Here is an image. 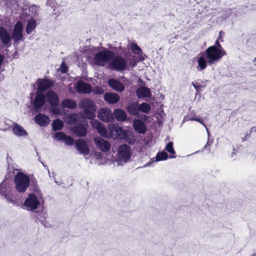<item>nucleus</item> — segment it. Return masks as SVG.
Here are the masks:
<instances>
[{
  "instance_id": "obj_1",
  "label": "nucleus",
  "mask_w": 256,
  "mask_h": 256,
  "mask_svg": "<svg viewBox=\"0 0 256 256\" xmlns=\"http://www.w3.org/2000/svg\"><path fill=\"white\" fill-rule=\"evenodd\" d=\"M226 55V51L220 50L214 46H209L204 52L198 54L196 70L198 71H202L206 68L208 64L211 66L216 64Z\"/></svg>"
},
{
  "instance_id": "obj_2",
  "label": "nucleus",
  "mask_w": 256,
  "mask_h": 256,
  "mask_svg": "<svg viewBox=\"0 0 256 256\" xmlns=\"http://www.w3.org/2000/svg\"><path fill=\"white\" fill-rule=\"evenodd\" d=\"M13 185L10 180H8L7 176L6 179L0 184V195L4 196L8 202L14 206H18L16 200L14 199Z\"/></svg>"
},
{
  "instance_id": "obj_3",
  "label": "nucleus",
  "mask_w": 256,
  "mask_h": 256,
  "mask_svg": "<svg viewBox=\"0 0 256 256\" xmlns=\"http://www.w3.org/2000/svg\"><path fill=\"white\" fill-rule=\"evenodd\" d=\"M114 56V52L112 50L104 48L102 51L96 53L94 58V63L98 66H104L110 62Z\"/></svg>"
},
{
  "instance_id": "obj_4",
  "label": "nucleus",
  "mask_w": 256,
  "mask_h": 256,
  "mask_svg": "<svg viewBox=\"0 0 256 256\" xmlns=\"http://www.w3.org/2000/svg\"><path fill=\"white\" fill-rule=\"evenodd\" d=\"M15 188L17 192L22 193L26 191L30 184V178L22 172H18L15 176Z\"/></svg>"
},
{
  "instance_id": "obj_5",
  "label": "nucleus",
  "mask_w": 256,
  "mask_h": 256,
  "mask_svg": "<svg viewBox=\"0 0 256 256\" xmlns=\"http://www.w3.org/2000/svg\"><path fill=\"white\" fill-rule=\"evenodd\" d=\"M41 200H43V196L39 197L36 194H30L25 200L22 207L28 212H34L40 206Z\"/></svg>"
},
{
  "instance_id": "obj_6",
  "label": "nucleus",
  "mask_w": 256,
  "mask_h": 256,
  "mask_svg": "<svg viewBox=\"0 0 256 256\" xmlns=\"http://www.w3.org/2000/svg\"><path fill=\"white\" fill-rule=\"evenodd\" d=\"M108 66L112 70L121 72L125 70L128 66L127 60L121 56H115L108 63Z\"/></svg>"
},
{
  "instance_id": "obj_7",
  "label": "nucleus",
  "mask_w": 256,
  "mask_h": 256,
  "mask_svg": "<svg viewBox=\"0 0 256 256\" xmlns=\"http://www.w3.org/2000/svg\"><path fill=\"white\" fill-rule=\"evenodd\" d=\"M80 106L84 110L86 116L88 118L92 119L95 117L96 108L92 101L88 98L82 100L80 104Z\"/></svg>"
},
{
  "instance_id": "obj_8",
  "label": "nucleus",
  "mask_w": 256,
  "mask_h": 256,
  "mask_svg": "<svg viewBox=\"0 0 256 256\" xmlns=\"http://www.w3.org/2000/svg\"><path fill=\"white\" fill-rule=\"evenodd\" d=\"M30 100L34 111L36 112H41L46 104V96L42 93L36 92L34 99L32 100V97H31Z\"/></svg>"
},
{
  "instance_id": "obj_9",
  "label": "nucleus",
  "mask_w": 256,
  "mask_h": 256,
  "mask_svg": "<svg viewBox=\"0 0 256 256\" xmlns=\"http://www.w3.org/2000/svg\"><path fill=\"white\" fill-rule=\"evenodd\" d=\"M110 136L114 138L126 139L128 137V134L123 128L118 125L114 124L110 128Z\"/></svg>"
},
{
  "instance_id": "obj_10",
  "label": "nucleus",
  "mask_w": 256,
  "mask_h": 256,
  "mask_svg": "<svg viewBox=\"0 0 256 256\" xmlns=\"http://www.w3.org/2000/svg\"><path fill=\"white\" fill-rule=\"evenodd\" d=\"M118 154L120 162H126L130 157V147L126 144L120 146Z\"/></svg>"
},
{
  "instance_id": "obj_11",
  "label": "nucleus",
  "mask_w": 256,
  "mask_h": 256,
  "mask_svg": "<svg viewBox=\"0 0 256 256\" xmlns=\"http://www.w3.org/2000/svg\"><path fill=\"white\" fill-rule=\"evenodd\" d=\"M22 30L23 26L22 22L20 21L16 22L14 26V31L12 36L14 40V43H17L18 42L22 40Z\"/></svg>"
},
{
  "instance_id": "obj_12",
  "label": "nucleus",
  "mask_w": 256,
  "mask_h": 256,
  "mask_svg": "<svg viewBox=\"0 0 256 256\" xmlns=\"http://www.w3.org/2000/svg\"><path fill=\"white\" fill-rule=\"evenodd\" d=\"M98 118L104 122H110L114 120V115L112 111L108 108H102L98 112Z\"/></svg>"
},
{
  "instance_id": "obj_13",
  "label": "nucleus",
  "mask_w": 256,
  "mask_h": 256,
  "mask_svg": "<svg viewBox=\"0 0 256 256\" xmlns=\"http://www.w3.org/2000/svg\"><path fill=\"white\" fill-rule=\"evenodd\" d=\"M38 90L36 92L42 93V92L54 85L53 81L48 78H38L36 81Z\"/></svg>"
},
{
  "instance_id": "obj_14",
  "label": "nucleus",
  "mask_w": 256,
  "mask_h": 256,
  "mask_svg": "<svg viewBox=\"0 0 256 256\" xmlns=\"http://www.w3.org/2000/svg\"><path fill=\"white\" fill-rule=\"evenodd\" d=\"M35 218L39 220L42 225L45 228H52V226L48 220V214L43 209L36 211Z\"/></svg>"
},
{
  "instance_id": "obj_15",
  "label": "nucleus",
  "mask_w": 256,
  "mask_h": 256,
  "mask_svg": "<svg viewBox=\"0 0 256 256\" xmlns=\"http://www.w3.org/2000/svg\"><path fill=\"white\" fill-rule=\"evenodd\" d=\"M132 126L134 131L139 134H144L147 130L146 124L142 120L140 119H134L132 122Z\"/></svg>"
},
{
  "instance_id": "obj_16",
  "label": "nucleus",
  "mask_w": 256,
  "mask_h": 256,
  "mask_svg": "<svg viewBox=\"0 0 256 256\" xmlns=\"http://www.w3.org/2000/svg\"><path fill=\"white\" fill-rule=\"evenodd\" d=\"M94 142L98 149L103 152H107L110 150V144L106 140L100 137L94 138Z\"/></svg>"
},
{
  "instance_id": "obj_17",
  "label": "nucleus",
  "mask_w": 256,
  "mask_h": 256,
  "mask_svg": "<svg viewBox=\"0 0 256 256\" xmlns=\"http://www.w3.org/2000/svg\"><path fill=\"white\" fill-rule=\"evenodd\" d=\"M75 146L76 149L80 154L84 156H86L89 154L90 150L84 140H76L75 142Z\"/></svg>"
},
{
  "instance_id": "obj_18",
  "label": "nucleus",
  "mask_w": 256,
  "mask_h": 256,
  "mask_svg": "<svg viewBox=\"0 0 256 256\" xmlns=\"http://www.w3.org/2000/svg\"><path fill=\"white\" fill-rule=\"evenodd\" d=\"M75 88L78 94H90L92 90L90 84L82 81H79L76 83Z\"/></svg>"
},
{
  "instance_id": "obj_19",
  "label": "nucleus",
  "mask_w": 256,
  "mask_h": 256,
  "mask_svg": "<svg viewBox=\"0 0 256 256\" xmlns=\"http://www.w3.org/2000/svg\"><path fill=\"white\" fill-rule=\"evenodd\" d=\"M72 132L79 137L84 136L87 134L86 126L84 124H78L74 126Z\"/></svg>"
},
{
  "instance_id": "obj_20",
  "label": "nucleus",
  "mask_w": 256,
  "mask_h": 256,
  "mask_svg": "<svg viewBox=\"0 0 256 256\" xmlns=\"http://www.w3.org/2000/svg\"><path fill=\"white\" fill-rule=\"evenodd\" d=\"M34 119L35 122L41 126H46L50 122L48 116L42 114H38L36 115Z\"/></svg>"
},
{
  "instance_id": "obj_21",
  "label": "nucleus",
  "mask_w": 256,
  "mask_h": 256,
  "mask_svg": "<svg viewBox=\"0 0 256 256\" xmlns=\"http://www.w3.org/2000/svg\"><path fill=\"white\" fill-rule=\"evenodd\" d=\"M46 98L50 105L56 106L59 102V97L58 94L52 91H49L46 94Z\"/></svg>"
},
{
  "instance_id": "obj_22",
  "label": "nucleus",
  "mask_w": 256,
  "mask_h": 256,
  "mask_svg": "<svg viewBox=\"0 0 256 256\" xmlns=\"http://www.w3.org/2000/svg\"><path fill=\"white\" fill-rule=\"evenodd\" d=\"M136 94L138 98H143L151 96V91L150 89L146 86H140L136 90Z\"/></svg>"
},
{
  "instance_id": "obj_23",
  "label": "nucleus",
  "mask_w": 256,
  "mask_h": 256,
  "mask_svg": "<svg viewBox=\"0 0 256 256\" xmlns=\"http://www.w3.org/2000/svg\"><path fill=\"white\" fill-rule=\"evenodd\" d=\"M108 85L114 90L117 92H122L124 90V86L119 80L111 78L108 81Z\"/></svg>"
},
{
  "instance_id": "obj_24",
  "label": "nucleus",
  "mask_w": 256,
  "mask_h": 256,
  "mask_svg": "<svg viewBox=\"0 0 256 256\" xmlns=\"http://www.w3.org/2000/svg\"><path fill=\"white\" fill-rule=\"evenodd\" d=\"M29 186H30V190L32 192V193L30 194H36L38 195L39 197H41L42 196V193L38 186V182L34 178H30Z\"/></svg>"
},
{
  "instance_id": "obj_25",
  "label": "nucleus",
  "mask_w": 256,
  "mask_h": 256,
  "mask_svg": "<svg viewBox=\"0 0 256 256\" xmlns=\"http://www.w3.org/2000/svg\"><path fill=\"white\" fill-rule=\"evenodd\" d=\"M11 37L8 32L3 27H0V40L4 45L8 44Z\"/></svg>"
},
{
  "instance_id": "obj_26",
  "label": "nucleus",
  "mask_w": 256,
  "mask_h": 256,
  "mask_svg": "<svg viewBox=\"0 0 256 256\" xmlns=\"http://www.w3.org/2000/svg\"><path fill=\"white\" fill-rule=\"evenodd\" d=\"M104 100L108 104H114L120 100V96L115 93L106 92L104 95Z\"/></svg>"
},
{
  "instance_id": "obj_27",
  "label": "nucleus",
  "mask_w": 256,
  "mask_h": 256,
  "mask_svg": "<svg viewBox=\"0 0 256 256\" xmlns=\"http://www.w3.org/2000/svg\"><path fill=\"white\" fill-rule=\"evenodd\" d=\"M112 114L114 118V117L118 122H122L126 120V114L123 110L116 108L114 110Z\"/></svg>"
},
{
  "instance_id": "obj_28",
  "label": "nucleus",
  "mask_w": 256,
  "mask_h": 256,
  "mask_svg": "<svg viewBox=\"0 0 256 256\" xmlns=\"http://www.w3.org/2000/svg\"><path fill=\"white\" fill-rule=\"evenodd\" d=\"M138 102L132 103L127 106L126 110L130 114L138 116Z\"/></svg>"
},
{
  "instance_id": "obj_29",
  "label": "nucleus",
  "mask_w": 256,
  "mask_h": 256,
  "mask_svg": "<svg viewBox=\"0 0 256 256\" xmlns=\"http://www.w3.org/2000/svg\"><path fill=\"white\" fill-rule=\"evenodd\" d=\"M12 131L14 134L18 136H22L28 135V132L20 126L14 124L12 128Z\"/></svg>"
},
{
  "instance_id": "obj_30",
  "label": "nucleus",
  "mask_w": 256,
  "mask_h": 256,
  "mask_svg": "<svg viewBox=\"0 0 256 256\" xmlns=\"http://www.w3.org/2000/svg\"><path fill=\"white\" fill-rule=\"evenodd\" d=\"M62 104L64 108L70 109H74L77 106V104L75 101L68 98L63 100Z\"/></svg>"
},
{
  "instance_id": "obj_31",
  "label": "nucleus",
  "mask_w": 256,
  "mask_h": 256,
  "mask_svg": "<svg viewBox=\"0 0 256 256\" xmlns=\"http://www.w3.org/2000/svg\"><path fill=\"white\" fill-rule=\"evenodd\" d=\"M36 26V22L34 19L32 18L28 22L26 27V32L28 34L32 33Z\"/></svg>"
},
{
  "instance_id": "obj_32",
  "label": "nucleus",
  "mask_w": 256,
  "mask_h": 256,
  "mask_svg": "<svg viewBox=\"0 0 256 256\" xmlns=\"http://www.w3.org/2000/svg\"><path fill=\"white\" fill-rule=\"evenodd\" d=\"M138 110L139 112L145 114H148L151 109L150 104L147 102H144L141 104L138 103Z\"/></svg>"
},
{
  "instance_id": "obj_33",
  "label": "nucleus",
  "mask_w": 256,
  "mask_h": 256,
  "mask_svg": "<svg viewBox=\"0 0 256 256\" xmlns=\"http://www.w3.org/2000/svg\"><path fill=\"white\" fill-rule=\"evenodd\" d=\"M192 84L197 92H199L201 88H204L206 86L205 82L202 80L193 82Z\"/></svg>"
},
{
  "instance_id": "obj_34",
  "label": "nucleus",
  "mask_w": 256,
  "mask_h": 256,
  "mask_svg": "<svg viewBox=\"0 0 256 256\" xmlns=\"http://www.w3.org/2000/svg\"><path fill=\"white\" fill-rule=\"evenodd\" d=\"M52 128L54 130H60L64 126V123L62 120L60 119H56L52 123Z\"/></svg>"
},
{
  "instance_id": "obj_35",
  "label": "nucleus",
  "mask_w": 256,
  "mask_h": 256,
  "mask_svg": "<svg viewBox=\"0 0 256 256\" xmlns=\"http://www.w3.org/2000/svg\"><path fill=\"white\" fill-rule=\"evenodd\" d=\"M130 49L134 54L141 55L142 53L141 48L136 42H132L130 45Z\"/></svg>"
},
{
  "instance_id": "obj_36",
  "label": "nucleus",
  "mask_w": 256,
  "mask_h": 256,
  "mask_svg": "<svg viewBox=\"0 0 256 256\" xmlns=\"http://www.w3.org/2000/svg\"><path fill=\"white\" fill-rule=\"evenodd\" d=\"M168 158V154L164 151L158 152L156 156V161H160L167 160Z\"/></svg>"
},
{
  "instance_id": "obj_37",
  "label": "nucleus",
  "mask_w": 256,
  "mask_h": 256,
  "mask_svg": "<svg viewBox=\"0 0 256 256\" xmlns=\"http://www.w3.org/2000/svg\"><path fill=\"white\" fill-rule=\"evenodd\" d=\"M97 131L101 136L106 138L109 137V135L108 134V130L102 124L98 128Z\"/></svg>"
},
{
  "instance_id": "obj_38",
  "label": "nucleus",
  "mask_w": 256,
  "mask_h": 256,
  "mask_svg": "<svg viewBox=\"0 0 256 256\" xmlns=\"http://www.w3.org/2000/svg\"><path fill=\"white\" fill-rule=\"evenodd\" d=\"M66 135L62 132H57L55 134V138L58 140L64 141Z\"/></svg>"
},
{
  "instance_id": "obj_39",
  "label": "nucleus",
  "mask_w": 256,
  "mask_h": 256,
  "mask_svg": "<svg viewBox=\"0 0 256 256\" xmlns=\"http://www.w3.org/2000/svg\"><path fill=\"white\" fill-rule=\"evenodd\" d=\"M166 150L169 153L175 154V151L173 148V142H170L166 146Z\"/></svg>"
},
{
  "instance_id": "obj_40",
  "label": "nucleus",
  "mask_w": 256,
  "mask_h": 256,
  "mask_svg": "<svg viewBox=\"0 0 256 256\" xmlns=\"http://www.w3.org/2000/svg\"><path fill=\"white\" fill-rule=\"evenodd\" d=\"M91 120V124L93 128H96V130L98 128L99 126L102 125V124L98 121V120L94 119V118L90 119Z\"/></svg>"
},
{
  "instance_id": "obj_41",
  "label": "nucleus",
  "mask_w": 256,
  "mask_h": 256,
  "mask_svg": "<svg viewBox=\"0 0 256 256\" xmlns=\"http://www.w3.org/2000/svg\"><path fill=\"white\" fill-rule=\"evenodd\" d=\"M64 141H65V144L67 146H72L74 143V139L69 136H66Z\"/></svg>"
},
{
  "instance_id": "obj_42",
  "label": "nucleus",
  "mask_w": 256,
  "mask_h": 256,
  "mask_svg": "<svg viewBox=\"0 0 256 256\" xmlns=\"http://www.w3.org/2000/svg\"><path fill=\"white\" fill-rule=\"evenodd\" d=\"M211 46L215 47L216 49H218L220 50L225 51V50L222 47L221 44H220L219 40H218V39H217L216 40V41L215 42L213 46Z\"/></svg>"
},
{
  "instance_id": "obj_43",
  "label": "nucleus",
  "mask_w": 256,
  "mask_h": 256,
  "mask_svg": "<svg viewBox=\"0 0 256 256\" xmlns=\"http://www.w3.org/2000/svg\"><path fill=\"white\" fill-rule=\"evenodd\" d=\"M232 13V8H228L224 11L223 15L225 18H228Z\"/></svg>"
},
{
  "instance_id": "obj_44",
  "label": "nucleus",
  "mask_w": 256,
  "mask_h": 256,
  "mask_svg": "<svg viewBox=\"0 0 256 256\" xmlns=\"http://www.w3.org/2000/svg\"><path fill=\"white\" fill-rule=\"evenodd\" d=\"M30 11L32 12V13L34 16L36 14L37 6L35 5L30 6L29 8Z\"/></svg>"
},
{
  "instance_id": "obj_45",
  "label": "nucleus",
  "mask_w": 256,
  "mask_h": 256,
  "mask_svg": "<svg viewBox=\"0 0 256 256\" xmlns=\"http://www.w3.org/2000/svg\"><path fill=\"white\" fill-rule=\"evenodd\" d=\"M61 72L62 74H65L67 72V67L66 66V64L64 62H62L61 64Z\"/></svg>"
},
{
  "instance_id": "obj_46",
  "label": "nucleus",
  "mask_w": 256,
  "mask_h": 256,
  "mask_svg": "<svg viewBox=\"0 0 256 256\" xmlns=\"http://www.w3.org/2000/svg\"><path fill=\"white\" fill-rule=\"evenodd\" d=\"M47 6H50L52 8L54 7V0H47L46 4Z\"/></svg>"
},
{
  "instance_id": "obj_47",
  "label": "nucleus",
  "mask_w": 256,
  "mask_h": 256,
  "mask_svg": "<svg viewBox=\"0 0 256 256\" xmlns=\"http://www.w3.org/2000/svg\"><path fill=\"white\" fill-rule=\"evenodd\" d=\"M234 12V16L236 17L241 16L243 14V12L240 10H235Z\"/></svg>"
},
{
  "instance_id": "obj_48",
  "label": "nucleus",
  "mask_w": 256,
  "mask_h": 256,
  "mask_svg": "<svg viewBox=\"0 0 256 256\" xmlns=\"http://www.w3.org/2000/svg\"><path fill=\"white\" fill-rule=\"evenodd\" d=\"M190 120H194V121L198 122L202 124L206 128V126H205V124H203V120H202V119H201L200 118H193L192 117V118H190Z\"/></svg>"
},
{
  "instance_id": "obj_49",
  "label": "nucleus",
  "mask_w": 256,
  "mask_h": 256,
  "mask_svg": "<svg viewBox=\"0 0 256 256\" xmlns=\"http://www.w3.org/2000/svg\"><path fill=\"white\" fill-rule=\"evenodd\" d=\"M212 144H210L209 142H206V144L204 146L202 150H204V149H206V150H208V152H210V146Z\"/></svg>"
},
{
  "instance_id": "obj_50",
  "label": "nucleus",
  "mask_w": 256,
  "mask_h": 256,
  "mask_svg": "<svg viewBox=\"0 0 256 256\" xmlns=\"http://www.w3.org/2000/svg\"><path fill=\"white\" fill-rule=\"evenodd\" d=\"M224 35V32L222 31H220L219 32L218 36L217 39L221 40V42H223V40L222 39V37Z\"/></svg>"
},
{
  "instance_id": "obj_51",
  "label": "nucleus",
  "mask_w": 256,
  "mask_h": 256,
  "mask_svg": "<svg viewBox=\"0 0 256 256\" xmlns=\"http://www.w3.org/2000/svg\"><path fill=\"white\" fill-rule=\"evenodd\" d=\"M94 93L96 94H102L103 93L104 90H102L100 88H98V89L94 90Z\"/></svg>"
},
{
  "instance_id": "obj_52",
  "label": "nucleus",
  "mask_w": 256,
  "mask_h": 256,
  "mask_svg": "<svg viewBox=\"0 0 256 256\" xmlns=\"http://www.w3.org/2000/svg\"><path fill=\"white\" fill-rule=\"evenodd\" d=\"M206 130H207V132H208V142H209V143L210 144H212V143H213V140H214L213 139H211L210 140L209 138V136H210V132L208 130V128H206Z\"/></svg>"
},
{
  "instance_id": "obj_53",
  "label": "nucleus",
  "mask_w": 256,
  "mask_h": 256,
  "mask_svg": "<svg viewBox=\"0 0 256 256\" xmlns=\"http://www.w3.org/2000/svg\"><path fill=\"white\" fill-rule=\"evenodd\" d=\"M153 162H154V160L153 161H152V160H150L149 162H148L146 164H145L144 166V168L150 166V165L152 164Z\"/></svg>"
},
{
  "instance_id": "obj_54",
  "label": "nucleus",
  "mask_w": 256,
  "mask_h": 256,
  "mask_svg": "<svg viewBox=\"0 0 256 256\" xmlns=\"http://www.w3.org/2000/svg\"><path fill=\"white\" fill-rule=\"evenodd\" d=\"M250 138V134H246L244 138H242V141L244 142V140H246L248 138Z\"/></svg>"
},
{
  "instance_id": "obj_55",
  "label": "nucleus",
  "mask_w": 256,
  "mask_h": 256,
  "mask_svg": "<svg viewBox=\"0 0 256 256\" xmlns=\"http://www.w3.org/2000/svg\"><path fill=\"white\" fill-rule=\"evenodd\" d=\"M252 132H256V126L252 127L250 130V134Z\"/></svg>"
},
{
  "instance_id": "obj_56",
  "label": "nucleus",
  "mask_w": 256,
  "mask_h": 256,
  "mask_svg": "<svg viewBox=\"0 0 256 256\" xmlns=\"http://www.w3.org/2000/svg\"><path fill=\"white\" fill-rule=\"evenodd\" d=\"M6 160H7V162H8V169H10V162H9V160H12V159L9 156H7L6 157Z\"/></svg>"
},
{
  "instance_id": "obj_57",
  "label": "nucleus",
  "mask_w": 256,
  "mask_h": 256,
  "mask_svg": "<svg viewBox=\"0 0 256 256\" xmlns=\"http://www.w3.org/2000/svg\"><path fill=\"white\" fill-rule=\"evenodd\" d=\"M235 155H236L235 149L234 148H233V152H232L231 154V157L233 158Z\"/></svg>"
},
{
  "instance_id": "obj_58",
  "label": "nucleus",
  "mask_w": 256,
  "mask_h": 256,
  "mask_svg": "<svg viewBox=\"0 0 256 256\" xmlns=\"http://www.w3.org/2000/svg\"><path fill=\"white\" fill-rule=\"evenodd\" d=\"M130 64L132 68H133L136 66V63L135 62H134V63H132V62H130Z\"/></svg>"
},
{
  "instance_id": "obj_59",
  "label": "nucleus",
  "mask_w": 256,
  "mask_h": 256,
  "mask_svg": "<svg viewBox=\"0 0 256 256\" xmlns=\"http://www.w3.org/2000/svg\"><path fill=\"white\" fill-rule=\"evenodd\" d=\"M70 118L71 120H76V118L74 116H70Z\"/></svg>"
},
{
  "instance_id": "obj_60",
  "label": "nucleus",
  "mask_w": 256,
  "mask_h": 256,
  "mask_svg": "<svg viewBox=\"0 0 256 256\" xmlns=\"http://www.w3.org/2000/svg\"><path fill=\"white\" fill-rule=\"evenodd\" d=\"M170 158H175L176 156L175 155H172L170 156Z\"/></svg>"
},
{
  "instance_id": "obj_61",
  "label": "nucleus",
  "mask_w": 256,
  "mask_h": 256,
  "mask_svg": "<svg viewBox=\"0 0 256 256\" xmlns=\"http://www.w3.org/2000/svg\"><path fill=\"white\" fill-rule=\"evenodd\" d=\"M148 118V116H144V120H146Z\"/></svg>"
},
{
  "instance_id": "obj_62",
  "label": "nucleus",
  "mask_w": 256,
  "mask_h": 256,
  "mask_svg": "<svg viewBox=\"0 0 256 256\" xmlns=\"http://www.w3.org/2000/svg\"><path fill=\"white\" fill-rule=\"evenodd\" d=\"M252 256H256V254H254L252 255Z\"/></svg>"
},
{
  "instance_id": "obj_63",
  "label": "nucleus",
  "mask_w": 256,
  "mask_h": 256,
  "mask_svg": "<svg viewBox=\"0 0 256 256\" xmlns=\"http://www.w3.org/2000/svg\"><path fill=\"white\" fill-rule=\"evenodd\" d=\"M198 152H199V151L196 152H194V154H197Z\"/></svg>"
},
{
  "instance_id": "obj_64",
  "label": "nucleus",
  "mask_w": 256,
  "mask_h": 256,
  "mask_svg": "<svg viewBox=\"0 0 256 256\" xmlns=\"http://www.w3.org/2000/svg\"><path fill=\"white\" fill-rule=\"evenodd\" d=\"M256 60V58H254V62H255Z\"/></svg>"
}]
</instances>
